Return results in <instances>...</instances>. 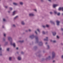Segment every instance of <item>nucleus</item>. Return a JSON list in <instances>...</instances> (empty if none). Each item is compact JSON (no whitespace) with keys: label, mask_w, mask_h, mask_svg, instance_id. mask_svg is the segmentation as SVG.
<instances>
[{"label":"nucleus","mask_w":63,"mask_h":63,"mask_svg":"<svg viewBox=\"0 0 63 63\" xmlns=\"http://www.w3.org/2000/svg\"><path fill=\"white\" fill-rule=\"evenodd\" d=\"M30 38L32 39H33L34 38H35L36 40V42H35L36 44L39 43V39H38V36H35L34 34H33L30 36Z\"/></svg>","instance_id":"1"},{"label":"nucleus","mask_w":63,"mask_h":63,"mask_svg":"<svg viewBox=\"0 0 63 63\" xmlns=\"http://www.w3.org/2000/svg\"><path fill=\"white\" fill-rule=\"evenodd\" d=\"M55 57H56V53L55 52H52L51 59H53Z\"/></svg>","instance_id":"2"},{"label":"nucleus","mask_w":63,"mask_h":63,"mask_svg":"<svg viewBox=\"0 0 63 63\" xmlns=\"http://www.w3.org/2000/svg\"><path fill=\"white\" fill-rule=\"evenodd\" d=\"M8 40L10 41V43L13 42L12 38L11 36H9L8 37Z\"/></svg>","instance_id":"3"},{"label":"nucleus","mask_w":63,"mask_h":63,"mask_svg":"<svg viewBox=\"0 0 63 63\" xmlns=\"http://www.w3.org/2000/svg\"><path fill=\"white\" fill-rule=\"evenodd\" d=\"M51 59V56H49L48 57H47L46 59V60L47 61L48 60H50Z\"/></svg>","instance_id":"4"},{"label":"nucleus","mask_w":63,"mask_h":63,"mask_svg":"<svg viewBox=\"0 0 63 63\" xmlns=\"http://www.w3.org/2000/svg\"><path fill=\"white\" fill-rule=\"evenodd\" d=\"M10 45H12V46H13L14 47H16V44H15V43H14L13 44V42H11L10 43Z\"/></svg>","instance_id":"5"},{"label":"nucleus","mask_w":63,"mask_h":63,"mask_svg":"<svg viewBox=\"0 0 63 63\" xmlns=\"http://www.w3.org/2000/svg\"><path fill=\"white\" fill-rule=\"evenodd\" d=\"M57 23V26H59L60 24V21H58V20H57L56 21Z\"/></svg>","instance_id":"6"},{"label":"nucleus","mask_w":63,"mask_h":63,"mask_svg":"<svg viewBox=\"0 0 63 63\" xmlns=\"http://www.w3.org/2000/svg\"><path fill=\"white\" fill-rule=\"evenodd\" d=\"M42 45H43V42H42L41 41L40 42H39L38 44L39 46H42Z\"/></svg>","instance_id":"7"},{"label":"nucleus","mask_w":63,"mask_h":63,"mask_svg":"<svg viewBox=\"0 0 63 63\" xmlns=\"http://www.w3.org/2000/svg\"><path fill=\"white\" fill-rule=\"evenodd\" d=\"M21 24L22 25H24L25 24V22L24 21H22L21 22Z\"/></svg>","instance_id":"8"},{"label":"nucleus","mask_w":63,"mask_h":63,"mask_svg":"<svg viewBox=\"0 0 63 63\" xmlns=\"http://www.w3.org/2000/svg\"><path fill=\"white\" fill-rule=\"evenodd\" d=\"M29 16H34V14L33 13H31L29 14Z\"/></svg>","instance_id":"9"},{"label":"nucleus","mask_w":63,"mask_h":63,"mask_svg":"<svg viewBox=\"0 0 63 63\" xmlns=\"http://www.w3.org/2000/svg\"><path fill=\"white\" fill-rule=\"evenodd\" d=\"M61 10H62L63 12V7H60L58 9L59 11H61Z\"/></svg>","instance_id":"10"},{"label":"nucleus","mask_w":63,"mask_h":63,"mask_svg":"<svg viewBox=\"0 0 63 63\" xmlns=\"http://www.w3.org/2000/svg\"><path fill=\"white\" fill-rule=\"evenodd\" d=\"M58 6L57 4H53V8H55L57 6Z\"/></svg>","instance_id":"11"},{"label":"nucleus","mask_w":63,"mask_h":63,"mask_svg":"<svg viewBox=\"0 0 63 63\" xmlns=\"http://www.w3.org/2000/svg\"><path fill=\"white\" fill-rule=\"evenodd\" d=\"M13 5H15V6H17L18 5V4L17 3H16L15 2H14L13 3Z\"/></svg>","instance_id":"12"},{"label":"nucleus","mask_w":63,"mask_h":63,"mask_svg":"<svg viewBox=\"0 0 63 63\" xmlns=\"http://www.w3.org/2000/svg\"><path fill=\"white\" fill-rule=\"evenodd\" d=\"M17 59L18 60L20 61L21 60V57L18 56V57Z\"/></svg>","instance_id":"13"},{"label":"nucleus","mask_w":63,"mask_h":63,"mask_svg":"<svg viewBox=\"0 0 63 63\" xmlns=\"http://www.w3.org/2000/svg\"><path fill=\"white\" fill-rule=\"evenodd\" d=\"M19 3L20 5H21L22 6L23 5V2H19Z\"/></svg>","instance_id":"14"},{"label":"nucleus","mask_w":63,"mask_h":63,"mask_svg":"<svg viewBox=\"0 0 63 63\" xmlns=\"http://www.w3.org/2000/svg\"><path fill=\"white\" fill-rule=\"evenodd\" d=\"M16 11H14L13 12L12 16H14V15H15V14H16Z\"/></svg>","instance_id":"15"},{"label":"nucleus","mask_w":63,"mask_h":63,"mask_svg":"<svg viewBox=\"0 0 63 63\" xmlns=\"http://www.w3.org/2000/svg\"><path fill=\"white\" fill-rule=\"evenodd\" d=\"M46 39H44V41H48V37H46Z\"/></svg>","instance_id":"16"},{"label":"nucleus","mask_w":63,"mask_h":63,"mask_svg":"<svg viewBox=\"0 0 63 63\" xmlns=\"http://www.w3.org/2000/svg\"><path fill=\"white\" fill-rule=\"evenodd\" d=\"M47 49H49L50 48V47H49V46L48 45H47Z\"/></svg>","instance_id":"17"},{"label":"nucleus","mask_w":63,"mask_h":63,"mask_svg":"<svg viewBox=\"0 0 63 63\" xmlns=\"http://www.w3.org/2000/svg\"><path fill=\"white\" fill-rule=\"evenodd\" d=\"M19 42L20 43H22L24 42V41L23 40L19 41Z\"/></svg>","instance_id":"18"},{"label":"nucleus","mask_w":63,"mask_h":63,"mask_svg":"<svg viewBox=\"0 0 63 63\" xmlns=\"http://www.w3.org/2000/svg\"><path fill=\"white\" fill-rule=\"evenodd\" d=\"M54 12L55 14H57V12L56 11H54Z\"/></svg>","instance_id":"19"},{"label":"nucleus","mask_w":63,"mask_h":63,"mask_svg":"<svg viewBox=\"0 0 63 63\" xmlns=\"http://www.w3.org/2000/svg\"><path fill=\"white\" fill-rule=\"evenodd\" d=\"M50 22L51 23H52L54 25L55 24V23H54V22L52 21H51Z\"/></svg>","instance_id":"20"},{"label":"nucleus","mask_w":63,"mask_h":63,"mask_svg":"<svg viewBox=\"0 0 63 63\" xmlns=\"http://www.w3.org/2000/svg\"><path fill=\"white\" fill-rule=\"evenodd\" d=\"M57 16H59L60 15V12L57 13Z\"/></svg>","instance_id":"21"},{"label":"nucleus","mask_w":63,"mask_h":63,"mask_svg":"<svg viewBox=\"0 0 63 63\" xmlns=\"http://www.w3.org/2000/svg\"><path fill=\"white\" fill-rule=\"evenodd\" d=\"M53 35V36H55V35H56V32H52Z\"/></svg>","instance_id":"22"},{"label":"nucleus","mask_w":63,"mask_h":63,"mask_svg":"<svg viewBox=\"0 0 63 63\" xmlns=\"http://www.w3.org/2000/svg\"><path fill=\"white\" fill-rule=\"evenodd\" d=\"M12 57H10L9 58V61H11L12 60Z\"/></svg>","instance_id":"23"},{"label":"nucleus","mask_w":63,"mask_h":63,"mask_svg":"<svg viewBox=\"0 0 63 63\" xmlns=\"http://www.w3.org/2000/svg\"><path fill=\"white\" fill-rule=\"evenodd\" d=\"M33 48L34 49H37V47L36 46H34Z\"/></svg>","instance_id":"24"},{"label":"nucleus","mask_w":63,"mask_h":63,"mask_svg":"<svg viewBox=\"0 0 63 63\" xmlns=\"http://www.w3.org/2000/svg\"><path fill=\"white\" fill-rule=\"evenodd\" d=\"M18 16H16L15 17H14V19H16V18H18Z\"/></svg>","instance_id":"25"},{"label":"nucleus","mask_w":63,"mask_h":63,"mask_svg":"<svg viewBox=\"0 0 63 63\" xmlns=\"http://www.w3.org/2000/svg\"><path fill=\"white\" fill-rule=\"evenodd\" d=\"M9 10L10 11H12L13 10V8L12 7H9Z\"/></svg>","instance_id":"26"},{"label":"nucleus","mask_w":63,"mask_h":63,"mask_svg":"<svg viewBox=\"0 0 63 63\" xmlns=\"http://www.w3.org/2000/svg\"><path fill=\"white\" fill-rule=\"evenodd\" d=\"M45 60H46V59H45L44 58H43L42 60V61H45Z\"/></svg>","instance_id":"27"},{"label":"nucleus","mask_w":63,"mask_h":63,"mask_svg":"<svg viewBox=\"0 0 63 63\" xmlns=\"http://www.w3.org/2000/svg\"><path fill=\"white\" fill-rule=\"evenodd\" d=\"M21 54H24V52L22 51H21Z\"/></svg>","instance_id":"28"},{"label":"nucleus","mask_w":63,"mask_h":63,"mask_svg":"<svg viewBox=\"0 0 63 63\" xmlns=\"http://www.w3.org/2000/svg\"><path fill=\"white\" fill-rule=\"evenodd\" d=\"M0 53H2V48H0Z\"/></svg>","instance_id":"29"},{"label":"nucleus","mask_w":63,"mask_h":63,"mask_svg":"<svg viewBox=\"0 0 63 63\" xmlns=\"http://www.w3.org/2000/svg\"><path fill=\"white\" fill-rule=\"evenodd\" d=\"M42 33L43 34H46L45 32H44V31H43L42 32Z\"/></svg>","instance_id":"30"},{"label":"nucleus","mask_w":63,"mask_h":63,"mask_svg":"<svg viewBox=\"0 0 63 63\" xmlns=\"http://www.w3.org/2000/svg\"><path fill=\"white\" fill-rule=\"evenodd\" d=\"M41 56H42V55H41L39 54L38 56L39 57H41Z\"/></svg>","instance_id":"31"},{"label":"nucleus","mask_w":63,"mask_h":63,"mask_svg":"<svg viewBox=\"0 0 63 63\" xmlns=\"http://www.w3.org/2000/svg\"><path fill=\"white\" fill-rule=\"evenodd\" d=\"M46 27H49V25H46Z\"/></svg>","instance_id":"32"},{"label":"nucleus","mask_w":63,"mask_h":63,"mask_svg":"<svg viewBox=\"0 0 63 63\" xmlns=\"http://www.w3.org/2000/svg\"><path fill=\"white\" fill-rule=\"evenodd\" d=\"M10 50V49L9 48H8L7 49V51H9V50Z\"/></svg>","instance_id":"33"},{"label":"nucleus","mask_w":63,"mask_h":63,"mask_svg":"<svg viewBox=\"0 0 63 63\" xmlns=\"http://www.w3.org/2000/svg\"><path fill=\"white\" fill-rule=\"evenodd\" d=\"M52 42L53 43H56V41L55 40H54L52 41Z\"/></svg>","instance_id":"34"},{"label":"nucleus","mask_w":63,"mask_h":63,"mask_svg":"<svg viewBox=\"0 0 63 63\" xmlns=\"http://www.w3.org/2000/svg\"><path fill=\"white\" fill-rule=\"evenodd\" d=\"M3 21H6V19L4 18L3 19Z\"/></svg>","instance_id":"35"},{"label":"nucleus","mask_w":63,"mask_h":63,"mask_svg":"<svg viewBox=\"0 0 63 63\" xmlns=\"http://www.w3.org/2000/svg\"><path fill=\"white\" fill-rule=\"evenodd\" d=\"M28 31H29V32H31V31H32L30 29Z\"/></svg>","instance_id":"36"},{"label":"nucleus","mask_w":63,"mask_h":63,"mask_svg":"<svg viewBox=\"0 0 63 63\" xmlns=\"http://www.w3.org/2000/svg\"><path fill=\"white\" fill-rule=\"evenodd\" d=\"M13 26L14 27H16V25H13Z\"/></svg>","instance_id":"37"},{"label":"nucleus","mask_w":63,"mask_h":63,"mask_svg":"<svg viewBox=\"0 0 63 63\" xmlns=\"http://www.w3.org/2000/svg\"><path fill=\"white\" fill-rule=\"evenodd\" d=\"M52 62L53 63H55V60H53L52 61Z\"/></svg>","instance_id":"38"},{"label":"nucleus","mask_w":63,"mask_h":63,"mask_svg":"<svg viewBox=\"0 0 63 63\" xmlns=\"http://www.w3.org/2000/svg\"><path fill=\"white\" fill-rule=\"evenodd\" d=\"M33 10L34 11H35V12H36L37 11V10L36 9H33Z\"/></svg>","instance_id":"39"},{"label":"nucleus","mask_w":63,"mask_h":63,"mask_svg":"<svg viewBox=\"0 0 63 63\" xmlns=\"http://www.w3.org/2000/svg\"><path fill=\"white\" fill-rule=\"evenodd\" d=\"M50 14H51V15H52V12H50Z\"/></svg>","instance_id":"40"},{"label":"nucleus","mask_w":63,"mask_h":63,"mask_svg":"<svg viewBox=\"0 0 63 63\" xmlns=\"http://www.w3.org/2000/svg\"><path fill=\"white\" fill-rule=\"evenodd\" d=\"M40 1L41 2H44V0H40Z\"/></svg>","instance_id":"41"},{"label":"nucleus","mask_w":63,"mask_h":63,"mask_svg":"<svg viewBox=\"0 0 63 63\" xmlns=\"http://www.w3.org/2000/svg\"><path fill=\"white\" fill-rule=\"evenodd\" d=\"M3 41H5V39L4 38H3Z\"/></svg>","instance_id":"42"},{"label":"nucleus","mask_w":63,"mask_h":63,"mask_svg":"<svg viewBox=\"0 0 63 63\" xmlns=\"http://www.w3.org/2000/svg\"><path fill=\"white\" fill-rule=\"evenodd\" d=\"M4 37H6V34H5V33H4Z\"/></svg>","instance_id":"43"},{"label":"nucleus","mask_w":63,"mask_h":63,"mask_svg":"<svg viewBox=\"0 0 63 63\" xmlns=\"http://www.w3.org/2000/svg\"><path fill=\"white\" fill-rule=\"evenodd\" d=\"M42 27H43V28H45V27H46L44 26H43Z\"/></svg>","instance_id":"44"},{"label":"nucleus","mask_w":63,"mask_h":63,"mask_svg":"<svg viewBox=\"0 0 63 63\" xmlns=\"http://www.w3.org/2000/svg\"><path fill=\"white\" fill-rule=\"evenodd\" d=\"M57 38L58 39L59 38V37L58 36H57Z\"/></svg>","instance_id":"45"},{"label":"nucleus","mask_w":63,"mask_h":63,"mask_svg":"<svg viewBox=\"0 0 63 63\" xmlns=\"http://www.w3.org/2000/svg\"><path fill=\"white\" fill-rule=\"evenodd\" d=\"M37 30L39 32H40V31H39V29H38Z\"/></svg>","instance_id":"46"},{"label":"nucleus","mask_w":63,"mask_h":63,"mask_svg":"<svg viewBox=\"0 0 63 63\" xmlns=\"http://www.w3.org/2000/svg\"><path fill=\"white\" fill-rule=\"evenodd\" d=\"M48 1H49V2H51V0H48Z\"/></svg>","instance_id":"47"},{"label":"nucleus","mask_w":63,"mask_h":63,"mask_svg":"<svg viewBox=\"0 0 63 63\" xmlns=\"http://www.w3.org/2000/svg\"><path fill=\"white\" fill-rule=\"evenodd\" d=\"M35 33L36 34H37V32L36 31H35Z\"/></svg>","instance_id":"48"},{"label":"nucleus","mask_w":63,"mask_h":63,"mask_svg":"<svg viewBox=\"0 0 63 63\" xmlns=\"http://www.w3.org/2000/svg\"><path fill=\"white\" fill-rule=\"evenodd\" d=\"M47 33H48V32H46L45 33L46 34H47Z\"/></svg>","instance_id":"49"},{"label":"nucleus","mask_w":63,"mask_h":63,"mask_svg":"<svg viewBox=\"0 0 63 63\" xmlns=\"http://www.w3.org/2000/svg\"><path fill=\"white\" fill-rule=\"evenodd\" d=\"M26 32H28V31L27 30H26L25 31Z\"/></svg>","instance_id":"50"},{"label":"nucleus","mask_w":63,"mask_h":63,"mask_svg":"<svg viewBox=\"0 0 63 63\" xmlns=\"http://www.w3.org/2000/svg\"><path fill=\"white\" fill-rule=\"evenodd\" d=\"M0 55L1 56V55H2V53H1L0 54Z\"/></svg>","instance_id":"51"},{"label":"nucleus","mask_w":63,"mask_h":63,"mask_svg":"<svg viewBox=\"0 0 63 63\" xmlns=\"http://www.w3.org/2000/svg\"><path fill=\"white\" fill-rule=\"evenodd\" d=\"M61 57L63 59V55H62L61 56Z\"/></svg>","instance_id":"52"},{"label":"nucleus","mask_w":63,"mask_h":63,"mask_svg":"<svg viewBox=\"0 0 63 63\" xmlns=\"http://www.w3.org/2000/svg\"><path fill=\"white\" fill-rule=\"evenodd\" d=\"M61 30H62V31H63V29L62 28H61Z\"/></svg>","instance_id":"53"},{"label":"nucleus","mask_w":63,"mask_h":63,"mask_svg":"<svg viewBox=\"0 0 63 63\" xmlns=\"http://www.w3.org/2000/svg\"><path fill=\"white\" fill-rule=\"evenodd\" d=\"M16 53H17V54H18V53H19V52H16Z\"/></svg>","instance_id":"54"},{"label":"nucleus","mask_w":63,"mask_h":63,"mask_svg":"<svg viewBox=\"0 0 63 63\" xmlns=\"http://www.w3.org/2000/svg\"><path fill=\"white\" fill-rule=\"evenodd\" d=\"M61 45H62V46H63V44L62 43H61Z\"/></svg>","instance_id":"55"},{"label":"nucleus","mask_w":63,"mask_h":63,"mask_svg":"<svg viewBox=\"0 0 63 63\" xmlns=\"http://www.w3.org/2000/svg\"><path fill=\"white\" fill-rule=\"evenodd\" d=\"M2 27V28H4V26H3Z\"/></svg>","instance_id":"56"},{"label":"nucleus","mask_w":63,"mask_h":63,"mask_svg":"<svg viewBox=\"0 0 63 63\" xmlns=\"http://www.w3.org/2000/svg\"><path fill=\"white\" fill-rule=\"evenodd\" d=\"M5 8H8V7L7 6H5Z\"/></svg>","instance_id":"57"},{"label":"nucleus","mask_w":63,"mask_h":63,"mask_svg":"<svg viewBox=\"0 0 63 63\" xmlns=\"http://www.w3.org/2000/svg\"><path fill=\"white\" fill-rule=\"evenodd\" d=\"M16 49L17 50L18 49V47H17Z\"/></svg>","instance_id":"58"},{"label":"nucleus","mask_w":63,"mask_h":63,"mask_svg":"<svg viewBox=\"0 0 63 63\" xmlns=\"http://www.w3.org/2000/svg\"><path fill=\"white\" fill-rule=\"evenodd\" d=\"M25 34V33L24 32H23V34Z\"/></svg>","instance_id":"59"},{"label":"nucleus","mask_w":63,"mask_h":63,"mask_svg":"<svg viewBox=\"0 0 63 63\" xmlns=\"http://www.w3.org/2000/svg\"><path fill=\"white\" fill-rule=\"evenodd\" d=\"M8 13H10V11H8Z\"/></svg>","instance_id":"60"},{"label":"nucleus","mask_w":63,"mask_h":63,"mask_svg":"<svg viewBox=\"0 0 63 63\" xmlns=\"http://www.w3.org/2000/svg\"><path fill=\"white\" fill-rule=\"evenodd\" d=\"M47 42H46V43H45L46 45H47Z\"/></svg>","instance_id":"61"},{"label":"nucleus","mask_w":63,"mask_h":63,"mask_svg":"<svg viewBox=\"0 0 63 63\" xmlns=\"http://www.w3.org/2000/svg\"><path fill=\"white\" fill-rule=\"evenodd\" d=\"M43 52H44V53L45 52V51H43Z\"/></svg>","instance_id":"62"},{"label":"nucleus","mask_w":63,"mask_h":63,"mask_svg":"<svg viewBox=\"0 0 63 63\" xmlns=\"http://www.w3.org/2000/svg\"><path fill=\"white\" fill-rule=\"evenodd\" d=\"M50 41H51V42H52V41H52V40H51Z\"/></svg>","instance_id":"63"},{"label":"nucleus","mask_w":63,"mask_h":63,"mask_svg":"<svg viewBox=\"0 0 63 63\" xmlns=\"http://www.w3.org/2000/svg\"><path fill=\"white\" fill-rule=\"evenodd\" d=\"M62 16H63V13H62Z\"/></svg>","instance_id":"64"}]
</instances>
